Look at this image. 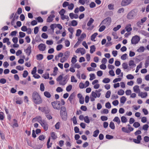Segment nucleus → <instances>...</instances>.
Segmentation results:
<instances>
[{"label": "nucleus", "instance_id": "52", "mask_svg": "<svg viewBox=\"0 0 149 149\" xmlns=\"http://www.w3.org/2000/svg\"><path fill=\"white\" fill-rule=\"evenodd\" d=\"M72 88V85H70L66 87V90L68 92H69L71 90Z\"/></svg>", "mask_w": 149, "mask_h": 149}, {"label": "nucleus", "instance_id": "35", "mask_svg": "<svg viewBox=\"0 0 149 149\" xmlns=\"http://www.w3.org/2000/svg\"><path fill=\"white\" fill-rule=\"evenodd\" d=\"M122 66L123 68L124 69H127L128 68H128V65L126 63H123L122 65Z\"/></svg>", "mask_w": 149, "mask_h": 149}, {"label": "nucleus", "instance_id": "5", "mask_svg": "<svg viewBox=\"0 0 149 149\" xmlns=\"http://www.w3.org/2000/svg\"><path fill=\"white\" fill-rule=\"evenodd\" d=\"M51 104L53 108L57 110H59L60 108V103L59 101L56 100L52 102Z\"/></svg>", "mask_w": 149, "mask_h": 149}, {"label": "nucleus", "instance_id": "64", "mask_svg": "<svg viewBox=\"0 0 149 149\" xmlns=\"http://www.w3.org/2000/svg\"><path fill=\"white\" fill-rule=\"evenodd\" d=\"M65 12V10L63 9H62L59 12V14L61 16L63 15Z\"/></svg>", "mask_w": 149, "mask_h": 149}, {"label": "nucleus", "instance_id": "11", "mask_svg": "<svg viewBox=\"0 0 149 149\" xmlns=\"http://www.w3.org/2000/svg\"><path fill=\"white\" fill-rule=\"evenodd\" d=\"M129 66L130 67V68L128 69V70L129 71L134 68L136 66V64L134 63V61L132 60H130L128 64Z\"/></svg>", "mask_w": 149, "mask_h": 149}, {"label": "nucleus", "instance_id": "44", "mask_svg": "<svg viewBox=\"0 0 149 149\" xmlns=\"http://www.w3.org/2000/svg\"><path fill=\"white\" fill-rule=\"evenodd\" d=\"M121 119L123 123H125L127 121V118L124 116H122L121 118Z\"/></svg>", "mask_w": 149, "mask_h": 149}, {"label": "nucleus", "instance_id": "2", "mask_svg": "<svg viewBox=\"0 0 149 149\" xmlns=\"http://www.w3.org/2000/svg\"><path fill=\"white\" fill-rule=\"evenodd\" d=\"M141 134V131L140 130H137L134 133V134L136 136L138 135L136 139H133V141L135 143L137 144L140 143L141 142V141L142 139L141 136V135H139Z\"/></svg>", "mask_w": 149, "mask_h": 149}, {"label": "nucleus", "instance_id": "43", "mask_svg": "<svg viewBox=\"0 0 149 149\" xmlns=\"http://www.w3.org/2000/svg\"><path fill=\"white\" fill-rule=\"evenodd\" d=\"M125 93L124 91L122 89H120L118 92V95H123Z\"/></svg>", "mask_w": 149, "mask_h": 149}, {"label": "nucleus", "instance_id": "48", "mask_svg": "<svg viewBox=\"0 0 149 149\" xmlns=\"http://www.w3.org/2000/svg\"><path fill=\"white\" fill-rule=\"evenodd\" d=\"M126 78L127 79H132L134 78V77L131 74H129L127 75Z\"/></svg>", "mask_w": 149, "mask_h": 149}, {"label": "nucleus", "instance_id": "3", "mask_svg": "<svg viewBox=\"0 0 149 149\" xmlns=\"http://www.w3.org/2000/svg\"><path fill=\"white\" fill-rule=\"evenodd\" d=\"M137 10L134 9L129 12L127 15V18L129 19H133L137 15Z\"/></svg>", "mask_w": 149, "mask_h": 149}, {"label": "nucleus", "instance_id": "18", "mask_svg": "<svg viewBox=\"0 0 149 149\" xmlns=\"http://www.w3.org/2000/svg\"><path fill=\"white\" fill-rule=\"evenodd\" d=\"M134 91L136 93H140V90L139 88V86L138 85H136L133 88Z\"/></svg>", "mask_w": 149, "mask_h": 149}, {"label": "nucleus", "instance_id": "15", "mask_svg": "<svg viewBox=\"0 0 149 149\" xmlns=\"http://www.w3.org/2000/svg\"><path fill=\"white\" fill-rule=\"evenodd\" d=\"M38 110L42 112L45 113H47L49 112L48 110L45 107H39Z\"/></svg>", "mask_w": 149, "mask_h": 149}, {"label": "nucleus", "instance_id": "16", "mask_svg": "<svg viewBox=\"0 0 149 149\" xmlns=\"http://www.w3.org/2000/svg\"><path fill=\"white\" fill-rule=\"evenodd\" d=\"M55 17V15H50L47 19V22H51L53 20V18Z\"/></svg>", "mask_w": 149, "mask_h": 149}, {"label": "nucleus", "instance_id": "33", "mask_svg": "<svg viewBox=\"0 0 149 149\" xmlns=\"http://www.w3.org/2000/svg\"><path fill=\"white\" fill-rule=\"evenodd\" d=\"M44 95L48 98H49L51 97L50 93L47 91H45L44 93Z\"/></svg>", "mask_w": 149, "mask_h": 149}, {"label": "nucleus", "instance_id": "61", "mask_svg": "<svg viewBox=\"0 0 149 149\" xmlns=\"http://www.w3.org/2000/svg\"><path fill=\"white\" fill-rule=\"evenodd\" d=\"M40 89L42 91H43L45 90V87L44 84L41 83L40 85Z\"/></svg>", "mask_w": 149, "mask_h": 149}, {"label": "nucleus", "instance_id": "50", "mask_svg": "<svg viewBox=\"0 0 149 149\" xmlns=\"http://www.w3.org/2000/svg\"><path fill=\"white\" fill-rule=\"evenodd\" d=\"M106 28L105 26L102 25L100 26L99 29V31L101 32L104 31Z\"/></svg>", "mask_w": 149, "mask_h": 149}, {"label": "nucleus", "instance_id": "7", "mask_svg": "<svg viewBox=\"0 0 149 149\" xmlns=\"http://www.w3.org/2000/svg\"><path fill=\"white\" fill-rule=\"evenodd\" d=\"M140 40V37L137 35L133 36L131 40L132 44L135 45L138 43Z\"/></svg>", "mask_w": 149, "mask_h": 149}, {"label": "nucleus", "instance_id": "9", "mask_svg": "<svg viewBox=\"0 0 149 149\" xmlns=\"http://www.w3.org/2000/svg\"><path fill=\"white\" fill-rule=\"evenodd\" d=\"M91 95L93 97L95 98H96L97 97H99L101 94V93H98L97 90H95V91H92Z\"/></svg>", "mask_w": 149, "mask_h": 149}, {"label": "nucleus", "instance_id": "17", "mask_svg": "<svg viewBox=\"0 0 149 149\" xmlns=\"http://www.w3.org/2000/svg\"><path fill=\"white\" fill-rule=\"evenodd\" d=\"M66 79L67 78L66 77H64L63 79V80H61L59 82V84L63 86L65 85L67 82Z\"/></svg>", "mask_w": 149, "mask_h": 149}, {"label": "nucleus", "instance_id": "42", "mask_svg": "<svg viewBox=\"0 0 149 149\" xmlns=\"http://www.w3.org/2000/svg\"><path fill=\"white\" fill-rule=\"evenodd\" d=\"M84 121L87 123H89L90 122L89 117L88 116H86L84 117Z\"/></svg>", "mask_w": 149, "mask_h": 149}, {"label": "nucleus", "instance_id": "12", "mask_svg": "<svg viewBox=\"0 0 149 149\" xmlns=\"http://www.w3.org/2000/svg\"><path fill=\"white\" fill-rule=\"evenodd\" d=\"M40 124L45 131H47L48 130V125L45 120H43V122Z\"/></svg>", "mask_w": 149, "mask_h": 149}, {"label": "nucleus", "instance_id": "21", "mask_svg": "<svg viewBox=\"0 0 149 149\" xmlns=\"http://www.w3.org/2000/svg\"><path fill=\"white\" fill-rule=\"evenodd\" d=\"M125 29L128 32L131 31L132 30V29L131 27V24H127L125 27Z\"/></svg>", "mask_w": 149, "mask_h": 149}, {"label": "nucleus", "instance_id": "30", "mask_svg": "<svg viewBox=\"0 0 149 149\" xmlns=\"http://www.w3.org/2000/svg\"><path fill=\"white\" fill-rule=\"evenodd\" d=\"M50 137H49L48 139L47 143V148H50L52 146V143H50V145H49V143L50 142Z\"/></svg>", "mask_w": 149, "mask_h": 149}, {"label": "nucleus", "instance_id": "22", "mask_svg": "<svg viewBox=\"0 0 149 149\" xmlns=\"http://www.w3.org/2000/svg\"><path fill=\"white\" fill-rule=\"evenodd\" d=\"M43 147V145L39 144L38 145H35L32 146L33 148L34 149H40Z\"/></svg>", "mask_w": 149, "mask_h": 149}, {"label": "nucleus", "instance_id": "32", "mask_svg": "<svg viewBox=\"0 0 149 149\" xmlns=\"http://www.w3.org/2000/svg\"><path fill=\"white\" fill-rule=\"evenodd\" d=\"M95 50V47L94 45H92L90 47V52L91 54L93 53Z\"/></svg>", "mask_w": 149, "mask_h": 149}, {"label": "nucleus", "instance_id": "25", "mask_svg": "<svg viewBox=\"0 0 149 149\" xmlns=\"http://www.w3.org/2000/svg\"><path fill=\"white\" fill-rule=\"evenodd\" d=\"M98 33H95L92 34L91 36V40L93 41H95V39Z\"/></svg>", "mask_w": 149, "mask_h": 149}, {"label": "nucleus", "instance_id": "46", "mask_svg": "<svg viewBox=\"0 0 149 149\" xmlns=\"http://www.w3.org/2000/svg\"><path fill=\"white\" fill-rule=\"evenodd\" d=\"M111 94V92L110 91H108L105 94V97L106 98H109Z\"/></svg>", "mask_w": 149, "mask_h": 149}, {"label": "nucleus", "instance_id": "6", "mask_svg": "<svg viewBox=\"0 0 149 149\" xmlns=\"http://www.w3.org/2000/svg\"><path fill=\"white\" fill-rule=\"evenodd\" d=\"M111 22V19L110 17H108L103 20L101 22L99 26L101 24H104L106 26L109 25Z\"/></svg>", "mask_w": 149, "mask_h": 149}, {"label": "nucleus", "instance_id": "51", "mask_svg": "<svg viewBox=\"0 0 149 149\" xmlns=\"http://www.w3.org/2000/svg\"><path fill=\"white\" fill-rule=\"evenodd\" d=\"M63 47V45H62L59 44L56 47V50L58 51L60 50Z\"/></svg>", "mask_w": 149, "mask_h": 149}, {"label": "nucleus", "instance_id": "53", "mask_svg": "<svg viewBox=\"0 0 149 149\" xmlns=\"http://www.w3.org/2000/svg\"><path fill=\"white\" fill-rule=\"evenodd\" d=\"M81 31L79 29H78L77 30L76 33V36L77 37L79 36L81 34Z\"/></svg>", "mask_w": 149, "mask_h": 149}, {"label": "nucleus", "instance_id": "45", "mask_svg": "<svg viewBox=\"0 0 149 149\" xmlns=\"http://www.w3.org/2000/svg\"><path fill=\"white\" fill-rule=\"evenodd\" d=\"M61 18L63 20L65 19H66L68 21L69 20L68 16L67 15H64L61 16Z\"/></svg>", "mask_w": 149, "mask_h": 149}, {"label": "nucleus", "instance_id": "27", "mask_svg": "<svg viewBox=\"0 0 149 149\" xmlns=\"http://www.w3.org/2000/svg\"><path fill=\"white\" fill-rule=\"evenodd\" d=\"M94 21V20L92 18H91L88 22L87 24V25L88 26H90L92 24Z\"/></svg>", "mask_w": 149, "mask_h": 149}, {"label": "nucleus", "instance_id": "54", "mask_svg": "<svg viewBox=\"0 0 149 149\" xmlns=\"http://www.w3.org/2000/svg\"><path fill=\"white\" fill-rule=\"evenodd\" d=\"M72 25V26H76L77 24V21L75 20H73L71 22Z\"/></svg>", "mask_w": 149, "mask_h": 149}, {"label": "nucleus", "instance_id": "23", "mask_svg": "<svg viewBox=\"0 0 149 149\" xmlns=\"http://www.w3.org/2000/svg\"><path fill=\"white\" fill-rule=\"evenodd\" d=\"M74 56L75 57H72L71 59V62L72 64H71V65L72 66L73 65V64H75L77 61L76 59L77 57L76 56Z\"/></svg>", "mask_w": 149, "mask_h": 149}, {"label": "nucleus", "instance_id": "20", "mask_svg": "<svg viewBox=\"0 0 149 149\" xmlns=\"http://www.w3.org/2000/svg\"><path fill=\"white\" fill-rule=\"evenodd\" d=\"M138 95L140 96L142 98L146 97L148 95L147 92L143 93V92H140L139 93Z\"/></svg>", "mask_w": 149, "mask_h": 149}, {"label": "nucleus", "instance_id": "26", "mask_svg": "<svg viewBox=\"0 0 149 149\" xmlns=\"http://www.w3.org/2000/svg\"><path fill=\"white\" fill-rule=\"evenodd\" d=\"M36 59L38 60H42L43 58V55L41 54H39L36 55Z\"/></svg>", "mask_w": 149, "mask_h": 149}, {"label": "nucleus", "instance_id": "55", "mask_svg": "<svg viewBox=\"0 0 149 149\" xmlns=\"http://www.w3.org/2000/svg\"><path fill=\"white\" fill-rule=\"evenodd\" d=\"M149 127V125L147 124L144 125L143 127V129L145 131H147Z\"/></svg>", "mask_w": 149, "mask_h": 149}, {"label": "nucleus", "instance_id": "24", "mask_svg": "<svg viewBox=\"0 0 149 149\" xmlns=\"http://www.w3.org/2000/svg\"><path fill=\"white\" fill-rule=\"evenodd\" d=\"M50 135L52 139L53 140L56 139L57 137V136L55 132H52L50 133Z\"/></svg>", "mask_w": 149, "mask_h": 149}, {"label": "nucleus", "instance_id": "62", "mask_svg": "<svg viewBox=\"0 0 149 149\" xmlns=\"http://www.w3.org/2000/svg\"><path fill=\"white\" fill-rule=\"evenodd\" d=\"M16 68L17 70H20L22 71L24 70V68L23 67H22L20 65H18L16 67Z\"/></svg>", "mask_w": 149, "mask_h": 149}, {"label": "nucleus", "instance_id": "47", "mask_svg": "<svg viewBox=\"0 0 149 149\" xmlns=\"http://www.w3.org/2000/svg\"><path fill=\"white\" fill-rule=\"evenodd\" d=\"M58 70V68L57 67H55L54 68V73L52 75L55 76L56 75L57 72Z\"/></svg>", "mask_w": 149, "mask_h": 149}, {"label": "nucleus", "instance_id": "39", "mask_svg": "<svg viewBox=\"0 0 149 149\" xmlns=\"http://www.w3.org/2000/svg\"><path fill=\"white\" fill-rule=\"evenodd\" d=\"M110 80L108 78H105L102 80V82L104 83H108L109 82Z\"/></svg>", "mask_w": 149, "mask_h": 149}, {"label": "nucleus", "instance_id": "13", "mask_svg": "<svg viewBox=\"0 0 149 149\" xmlns=\"http://www.w3.org/2000/svg\"><path fill=\"white\" fill-rule=\"evenodd\" d=\"M38 48L40 51H44L45 50L46 46L45 44L41 43L38 45Z\"/></svg>", "mask_w": 149, "mask_h": 149}, {"label": "nucleus", "instance_id": "37", "mask_svg": "<svg viewBox=\"0 0 149 149\" xmlns=\"http://www.w3.org/2000/svg\"><path fill=\"white\" fill-rule=\"evenodd\" d=\"M145 50L143 46L140 47L137 50V51L139 52H143Z\"/></svg>", "mask_w": 149, "mask_h": 149}, {"label": "nucleus", "instance_id": "8", "mask_svg": "<svg viewBox=\"0 0 149 149\" xmlns=\"http://www.w3.org/2000/svg\"><path fill=\"white\" fill-rule=\"evenodd\" d=\"M24 52L28 56H29L32 52L31 46L29 45L27 48L24 49Z\"/></svg>", "mask_w": 149, "mask_h": 149}, {"label": "nucleus", "instance_id": "19", "mask_svg": "<svg viewBox=\"0 0 149 149\" xmlns=\"http://www.w3.org/2000/svg\"><path fill=\"white\" fill-rule=\"evenodd\" d=\"M69 16L71 19H77L78 17V15L77 14H74L73 13H70L69 14Z\"/></svg>", "mask_w": 149, "mask_h": 149}, {"label": "nucleus", "instance_id": "31", "mask_svg": "<svg viewBox=\"0 0 149 149\" xmlns=\"http://www.w3.org/2000/svg\"><path fill=\"white\" fill-rule=\"evenodd\" d=\"M99 130H97L95 131L93 133V136L94 137H97L99 133Z\"/></svg>", "mask_w": 149, "mask_h": 149}, {"label": "nucleus", "instance_id": "10", "mask_svg": "<svg viewBox=\"0 0 149 149\" xmlns=\"http://www.w3.org/2000/svg\"><path fill=\"white\" fill-rule=\"evenodd\" d=\"M133 0H123L121 5L122 6H125L130 4Z\"/></svg>", "mask_w": 149, "mask_h": 149}, {"label": "nucleus", "instance_id": "63", "mask_svg": "<svg viewBox=\"0 0 149 149\" xmlns=\"http://www.w3.org/2000/svg\"><path fill=\"white\" fill-rule=\"evenodd\" d=\"M89 6L91 8H93L95 7L96 4L94 2H92L89 4Z\"/></svg>", "mask_w": 149, "mask_h": 149}, {"label": "nucleus", "instance_id": "34", "mask_svg": "<svg viewBox=\"0 0 149 149\" xmlns=\"http://www.w3.org/2000/svg\"><path fill=\"white\" fill-rule=\"evenodd\" d=\"M42 77L45 79H47L49 78V74L48 72H46L45 74H43L42 76Z\"/></svg>", "mask_w": 149, "mask_h": 149}, {"label": "nucleus", "instance_id": "4", "mask_svg": "<svg viewBox=\"0 0 149 149\" xmlns=\"http://www.w3.org/2000/svg\"><path fill=\"white\" fill-rule=\"evenodd\" d=\"M60 115L63 119L66 118L67 117V113L66 109L64 106L62 107L61 108Z\"/></svg>", "mask_w": 149, "mask_h": 149}, {"label": "nucleus", "instance_id": "49", "mask_svg": "<svg viewBox=\"0 0 149 149\" xmlns=\"http://www.w3.org/2000/svg\"><path fill=\"white\" fill-rule=\"evenodd\" d=\"M133 126L135 128H137L140 126V124L138 122H135L134 123Z\"/></svg>", "mask_w": 149, "mask_h": 149}, {"label": "nucleus", "instance_id": "59", "mask_svg": "<svg viewBox=\"0 0 149 149\" xmlns=\"http://www.w3.org/2000/svg\"><path fill=\"white\" fill-rule=\"evenodd\" d=\"M41 37L44 39H47L48 37V36L47 34L45 33H43L41 35Z\"/></svg>", "mask_w": 149, "mask_h": 149}, {"label": "nucleus", "instance_id": "29", "mask_svg": "<svg viewBox=\"0 0 149 149\" xmlns=\"http://www.w3.org/2000/svg\"><path fill=\"white\" fill-rule=\"evenodd\" d=\"M68 59V58L63 55V56L60 59V62L62 63H63L66 61Z\"/></svg>", "mask_w": 149, "mask_h": 149}, {"label": "nucleus", "instance_id": "38", "mask_svg": "<svg viewBox=\"0 0 149 149\" xmlns=\"http://www.w3.org/2000/svg\"><path fill=\"white\" fill-rule=\"evenodd\" d=\"M109 126L110 128L112 129H114L115 128L114 124V123L112 121L110 122Z\"/></svg>", "mask_w": 149, "mask_h": 149}, {"label": "nucleus", "instance_id": "56", "mask_svg": "<svg viewBox=\"0 0 149 149\" xmlns=\"http://www.w3.org/2000/svg\"><path fill=\"white\" fill-rule=\"evenodd\" d=\"M74 7V5L72 3H71L70 4H69L68 5V8L70 10H72L73 9Z\"/></svg>", "mask_w": 149, "mask_h": 149}, {"label": "nucleus", "instance_id": "41", "mask_svg": "<svg viewBox=\"0 0 149 149\" xmlns=\"http://www.w3.org/2000/svg\"><path fill=\"white\" fill-rule=\"evenodd\" d=\"M70 51H67L64 53L63 55L68 58L70 56Z\"/></svg>", "mask_w": 149, "mask_h": 149}, {"label": "nucleus", "instance_id": "1", "mask_svg": "<svg viewBox=\"0 0 149 149\" xmlns=\"http://www.w3.org/2000/svg\"><path fill=\"white\" fill-rule=\"evenodd\" d=\"M32 101L37 104H41L42 102V100L39 94L36 92H34L32 95Z\"/></svg>", "mask_w": 149, "mask_h": 149}, {"label": "nucleus", "instance_id": "58", "mask_svg": "<svg viewBox=\"0 0 149 149\" xmlns=\"http://www.w3.org/2000/svg\"><path fill=\"white\" fill-rule=\"evenodd\" d=\"M121 27V26L120 25H118L116 27H114L113 29V31H116L118 30Z\"/></svg>", "mask_w": 149, "mask_h": 149}, {"label": "nucleus", "instance_id": "60", "mask_svg": "<svg viewBox=\"0 0 149 149\" xmlns=\"http://www.w3.org/2000/svg\"><path fill=\"white\" fill-rule=\"evenodd\" d=\"M46 43L48 45H51L53 44V42L52 40H47L46 41Z\"/></svg>", "mask_w": 149, "mask_h": 149}, {"label": "nucleus", "instance_id": "28", "mask_svg": "<svg viewBox=\"0 0 149 149\" xmlns=\"http://www.w3.org/2000/svg\"><path fill=\"white\" fill-rule=\"evenodd\" d=\"M113 121L114 122H117L118 125H119L120 123V119L117 116H116L114 118L113 120Z\"/></svg>", "mask_w": 149, "mask_h": 149}, {"label": "nucleus", "instance_id": "14", "mask_svg": "<svg viewBox=\"0 0 149 149\" xmlns=\"http://www.w3.org/2000/svg\"><path fill=\"white\" fill-rule=\"evenodd\" d=\"M33 120L38 121L40 124L42 123L43 121V120H42V118L40 116H37L36 118H34Z\"/></svg>", "mask_w": 149, "mask_h": 149}, {"label": "nucleus", "instance_id": "57", "mask_svg": "<svg viewBox=\"0 0 149 149\" xmlns=\"http://www.w3.org/2000/svg\"><path fill=\"white\" fill-rule=\"evenodd\" d=\"M36 19L37 20L38 22H42L43 21L42 18L40 16L36 18Z\"/></svg>", "mask_w": 149, "mask_h": 149}, {"label": "nucleus", "instance_id": "40", "mask_svg": "<svg viewBox=\"0 0 149 149\" xmlns=\"http://www.w3.org/2000/svg\"><path fill=\"white\" fill-rule=\"evenodd\" d=\"M13 121H14V123L13 125V127H18V125L17 123V120L15 119H14Z\"/></svg>", "mask_w": 149, "mask_h": 149}, {"label": "nucleus", "instance_id": "36", "mask_svg": "<svg viewBox=\"0 0 149 149\" xmlns=\"http://www.w3.org/2000/svg\"><path fill=\"white\" fill-rule=\"evenodd\" d=\"M126 99L125 96H122L120 98V102L124 104L126 101Z\"/></svg>", "mask_w": 149, "mask_h": 149}]
</instances>
